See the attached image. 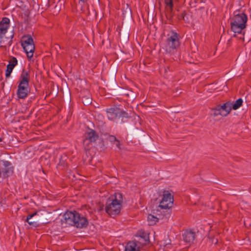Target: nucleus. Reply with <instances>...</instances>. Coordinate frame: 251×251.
I'll return each instance as SVG.
<instances>
[{
  "instance_id": "1",
  "label": "nucleus",
  "mask_w": 251,
  "mask_h": 251,
  "mask_svg": "<svg viewBox=\"0 0 251 251\" xmlns=\"http://www.w3.org/2000/svg\"><path fill=\"white\" fill-rule=\"evenodd\" d=\"M63 219L66 224L77 228H85L89 224L87 218L76 211H66L63 215Z\"/></svg>"
},
{
  "instance_id": "2",
  "label": "nucleus",
  "mask_w": 251,
  "mask_h": 251,
  "mask_svg": "<svg viewBox=\"0 0 251 251\" xmlns=\"http://www.w3.org/2000/svg\"><path fill=\"white\" fill-rule=\"evenodd\" d=\"M248 17L245 13L242 12L236 14L234 12V17L230 21L231 30L235 34L240 35L239 39H244L245 34L244 29L247 26Z\"/></svg>"
},
{
  "instance_id": "3",
  "label": "nucleus",
  "mask_w": 251,
  "mask_h": 251,
  "mask_svg": "<svg viewBox=\"0 0 251 251\" xmlns=\"http://www.w3.org/2000/svg\"><path fill=\"white\" fill-rule=\"evenodd\" d=\"M123 202V195L119 192L115 193L106 203V212L111 217L118 215L121 210Z\"/></svg>"
},
{
  "instance_id": "4",
  "label": "nucleus",
  "mask_w": 251,
  "mask_h": 251,
  "mask_svg": "<svg viewBox=\"0 0 251 251\" xmlns=\"http://www.w3.org/2000/svg\"><path fill=\"white\" fill-rule=\"evenodd\" d=\"M20 79L17 95L18 98L24 99L27 97L28 94V88L30 79L29 74L25 69L23 70Z\"/></svg>"
},
{
  "instance_id": "5",
  "label": "nucleus",
  "mask_w": 251,
  "mask_h": 251,
  "mask_svg": "<svg viewBox=\"0 0 251 251\" xmlns=\"http://www.w3.org/2000/svg\"><path fill=\"white\" fill-rule=\"evenodd\" d=\"M174 202V196L168 191H164L163 198L158 207L161 210H166V213L164 214V216L168 218L170 216L172 207Z\"/></svg>"
},
{
  "instance_id": "6",
  "label": "nucleus",
  "mask_w": 251,
  "mask_h": 251,
  "mask_svg": "<svg viewBox=\"0 0 251 251\" xmlns=\"http://www.w3.org/2000/svg\"><path fill=\"white\" fill-rule=\"evenodd\" d=\"M106 112L108 119L111 121L121 118L122 122L124 123L126 121V119L130 118L126 112L118 107L106 109Z\"/></svg>"
},
{
  "instance_id": "7",
  "label": "nucleus",
  "mask_w": 251,
  "mask_h": 251,
  "mask_svg": "<svg viewBox=\"0 0 251 251\" xmlns=\"http://www.w3.org/2000/svg\"><path fill=\"white\" fill-rule=\"evenodd\" d=\"M179 38L180 35L178 33L174 31H171L166 40L165 49L167 52H174L180 46Z\"/></svg>"
},
{
  "instance_id": "8",
  "label": "nucleus",
  "mask_w": 251,
  "mask_h": 251,
  "mask_svg": "<svg viewBox=\"0 0 251 251\" xmlns=\"http://www.w3.org/2000/svg\"><path fill=\"white\" fill-rule=\"evenodd\" d=\"M231 105V102L229 101L224 103L223 105H217L211 109V115L214 117L218 115L226 117L230 113L232 110Z\"/></svg>"
},
{
  "instance_id": "9",
  "label": "nucleus",
  "mask_w": 251,
  "mask_h": 251,
  "mask_svg": "<svg viewBox=\"0 0 251 251\" xmlns=\"http://www.w3.org/2000/svg\"><path fill=\"white\" fill-rule=\"evenodd\" d=\"M13 173L14 167L11 162L3 160H0V182L12 176Z\"/></svg>"
},
{
  "instance_id": "10",
  "label": "nucleus",
  "mask_w": 251,
  "mask_h": 251,
  "mask_svg": "<svg viewBox=\"0 0 251 251\" xmlns=\"http://www.w3.org/2000/svg\"><path fill=\"white\" fill-rule=\"evenodd\" d=\"M10 25V20L8 18H3L0 22V43L3 44L2 39Z\"/></svg>"
},
{
  "instance_id": "11",
  "label": "nucleus",
  "mask_w": 251,
  "mask_h": 251,
  "mask_svg": "<svg viewBox=\"0 0 251 251\" xmlns=\"http://www.w3.org/2000/svg\"><path fill=\"white\" fill-rule=\"evenodd\" d=\"M165 7V15L167 19L170 21H172L174 12H173L174 2L173 0H164Z\"/></svg>"
},
{
  "instance_id": "12",
  "label": "nucleus",
  "mask_w": 251,
  "mask_h": 251,
  "mask_svg": "<svg viewBox=\"0 0 251 251\" xmlns=\"http://www.w3.org/2000/svg\"><path fill=\"white\" fill-rule=\"evenodd\" d=\"M99 137L98 133L95 130L88 128L84 134L85 139L83 142H85L86 140H88L90 142H95L98 139Z\"/></svg>"
},
{
  "instance_id": "13",
  "label": "nucleus",
  "mask_w": 251,
  "mask_h": 251,
  "mask_svg": "<svg viewBox=\"0 0 251 251\" xmlns=\"http://www.w3.org/2000/svg\"><path fill=\"white\" fill-rule=\"evenodd\" d=\"M18 60L17 58L13 56H10L8 60V64L7 65L5 71V76L8 78L10 76L14 68L17 65Z\"/></svg>"
},
{
  "instance_id": "14",
  "label": "nucleus",
  "mask_w": 251,
  "mask_h": 251,
  "mask_svg": "<svg viewBox=\"0 0 251 251\" xmlns=\"http://www.w3.org/2000/svg\"><path fill=\"white\" fill-rule=\"evenodd\" d=\"M183 240L187 243H192L195 239L196 233L193 230H186L182 234Z\"/></svg>"
},
{
  "instance_id": "15",
  "label": "nucleus",
  "mask_w": 251,
  "mask_h": 251,
  "mask_svg": "<svg viewBox=\"0 0 251 251\" xmlns=\"http://www.w3.org/2000/svg\"><path fill=\"white\" fill-rule=\"evenodd\" d=\"M24 51L25 52L28 58H31L33 57V53L35 50L34 44H31L27 46L23 47Z\"/></svg>"
},
{
  "instance_id": "16",
  "label": "nucleus",
  "mask_w": 251,
  "mask_h": 251,
  "mask_svg": "<svg viewBox=\"0 0 251 251\" xmlns=\"http://www.w3.org/2000/svg\"><path fill=\"white\" fill-rule=\"evenodd\" d=\"M33 43H34L33 39L30 35H25L22 37L21 45L22 47Z\"/></svg>"
},
{
  "instance_id": "17",
  "label": "nucleus",
  "mask_w": 251,
  "mask_h": 251,
  "mask_svg": "<svg viewBox=\"0 0 251 251\" xmlns=\"http://www.w3.org/2000/svg\"><path fill=\"white\" fill-rule=\"evenodd\" d=\"M125 251H139L137 245L134 242H129L126 246Z\"/></svg>"
},
{
  "instance_id": "18",
  "label": "nucleus",
  "mask_w": 251,
  "mask_h": 251,
  "mask_svg": "<svg viewBox=\"0 0 251 251\" xmlns=\"http://www.w3.org/2000/svg\"><path fill=\"white\" fill-rule=\"evenodd\" d=\"M243 102V100L241 98H239L238 100H237L235 102H231V109H238L242 105Z\"/></svg>"
},
{
  "instance_id": "19",
  "label": "nucleus",
  "mask_w": 251,
  "mask_h": 251,
  "mask_svg": "<svg viewBox=\"0 0 251 251\" xmlns=\"http://www.w3.org/2000/svg\"><path fill=\"white\" fill-rule=\"evenodd\" d=\"M123 95L127 98H130V100H133L136 97V94L131 90L125 91Z\"/></svg>"
},
{
  "instance_id": "20",
  "label": "nucleus",
  "mask_w": 251,
  "mask_h": 251,
  "mask_svg": "<svg viewBox=\"0 0 251 251\" xmlns=\"http://www.w3.org/2000/svg\"><path fill=\"white\" fill-rule=\"evenodd\" d=\"M148 220L150 225H153L158 222V218L153 215L149 214L148 216Z\"/></svg>"
},
{
  "instance_id": "21",
  "label": "nucleus",
  "mask_w": 251,
  "mask_h": 251,
  "mask_svg": "<svg viewBox=\"0 0 251 251\" xmlns=\"http://www.w3.org/2000/svg\"><path fill=\"white\" fill-rule=\"evenodd\" d=\"M66 156H61L59 159V162L58 163V166H64L65 165Z\"/></svg>"
},
{
  "instance_id": "22",
  "label": "nucleus",
  "mask_w": 251,
  "mask_h": 251,
  "mask_svg": "<svg viewBox=\"0 0 251 251\" xmlns=\"http://www.w3.org/2000/svg\"><path fill=\"white\" fill-rule=\"evenodd\" d=\"M186 16V13L185 11L182 12L181 13H180L179 15H178L177 17L178 20H183L185 21H187L188 20V18H187L186 19H185V17Z\"/></svg>"
},
{
  "instance_id": "23",
  "label": "nucleus",
  "mask_w": 251,
  "mask_h": 251,
  "mask_svg": "<svg viewBox=\"0 0 251 251\" xmlns=\"http://www.w3.org/2000/svg\"><path fill=\"white\" fill-rule=\"evenodd\" d=\"M30 226H33V227H38L39 225V224L36 221H32L28 220V222H27Z\"/></svg>"
},
{
  "instance_id": "24",
  "label": "nucleus",
  "mask_w": 251,
  "mask_h": 251,
  "mask_svg": "<svg viewBox=\"0 0 251 251\" xmlns=\"http://www.w3.org/2000/svg\"><path fill=\"white\" fill-rule=\"evenodd\" d=\"M13 37H14V34H13L10 36V40H9V41L8 42V43L6 44V45H3V44L4 43H3V44H1V47H3V46H4V47H6V46H7V47H10V46L12 45V42H13L12 38H13Z\"/></svg>"
},
{
  "instance_id": "25",
  "label": "nucleus",
  "mask_w": 251,
  "mask_h": 251,
  "mask_svg": "<svg viewBox=\"0 0 251 251\" xmlns=\"http://www.w3.org/2000/svg\"><path fill=\"white\" fill-rule=\"evenodd\" d=\"M37 212H34L33 214H28L26 217V219L25 220L26 222H28V220H30L33 217H34L35 215L37 214Z\"/></svg>"
},
{
  "instance_id": "26",
  "label": "nucleus",
  "mask_w": 251,
  "mask_h": 251,
  "mask_svg": "<svg viewBox=\"0 0 251 251\" xmlns=\"http://www.w3.org/2000/svg\"><path fill=\"white\" fill-rule=\"evenodd\" d=\"M108 140L111 142H115L117 139L115 136L113 135H110L108 137Z\"/></svg>"
},
{
  "instance_id": "27",
  "label": "nucleus",
  "mask_w": 251,
  "mask_h": 251,
  "mask_svg": "<svg viewBox=\"0 0 251 251\" xmlns=\"http://www.w3.org/2000/svg\"><path fill=\"white\" fill-rule=\"evenodd\" d=\"M104 209V205L102 204L100 205V206L98 208V211L100 212L103 210Z\"/></svg>"
},
{
  "instance_id": "28",
  "label": "nucleus",
  "mask_w": 251,
  "mask_h": 251,
  "mask_svg": "<svg viewBox=\"0 0 251 251\" xmlns=\"http://www.w3.org/2000/svg\"><path fill=\"white\" fill-rule=\"evenodd\" d=\"M115 144H116V147L119 148V149H121V147H120V141L119 140H118V139L115 142Z\"/></svg>"
},
{
  "instance_id": "29",
  "label": "nucleus",
  "mask_w": 251,
  "mask_h": 251,
  "mask_svg": "<svg viewBox=\"0 0 251 251\" xmlns=\"http://www.w3.org/2000/svg\"><path fill=\"white\" fill-rule=\"evenodd\" d=\"M92 102V99L90 98H86V100L85 101V103L86 104H90Z\"/></svg>"
},
{
  "instance_id": "30",
  "label": "nucleus",
  "mask_w": 251,
  "mask_h": 251,
  "mask_svg": "<svg viewBox=\"0 0 251 251\" xmlns=\"http://www.w3.org/2000/svg\"><path fill=\"white\" fill-rule=\"evenodd\" d=\"M79 1H81L82 2H83L84 3L87 1V0H79Z\"/></svg>"
},
{
  "instance_id": "31",
  "label": "nucleus",
  "mask_w": 251,
  "mask_h": 251,
  "mask_svg": "<svg viewBox=\"0 0 251 251\" xmlns=\"http://www.w3.org/2000/svg\"><path fill=\"white\" fill-rule=\"evenodd\" d=\"M2 141V138L0 137V142H1Z\"/></svg>"
},
{
  "instance_id": "32",
  "label": "nucleus",
  "mask_w": 251,
  "mask_h": 251,
  "mask_svg": "<svg viewBox=\"0 0 251 251\" xmlns=\"http://www.w3.org/2000/svg\"><path fill=\"white\" fill-rule=\"evenodd\" d=\"M215 240H216L215 243L216 244L217 243V242H218V240L216 239H215Z\"/></svg>"
},
{
  "instance_id": "33",
  "label": "nucleus",
  "mask_w": 251,
  "mask_h": 251,
  "mask_svg": "<svg viewBox=\"0 0 251 251\" xmlns=\"http://www.w3.org/2000/svg\"><path fill=\"white\" fill-rule=\"evenodd\" d=\"M187 18H187V17H186V16L185 17V19H186Z\"/></svg>"
},
{
  "instance_id": "34",
  "label": "nucleus",
  "mask_w": 251,
  "mask_h": 251,
  "mask_svg": "<svg viewBox=\"0 0 251 251\" xmlns=\"http://www.w3.org/2000/svg\"><path fill=\"white\" fill-rule=\"evenodd\" d=\"M236 36V35L235 34L234 35V37H235Z\"/></svg>"
}]
</instances>
